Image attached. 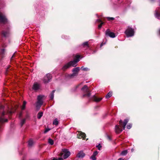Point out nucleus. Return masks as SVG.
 I'll use <instances>...</instances> for the list:
<instances>
[{"instance_id": "1", "label": "nucleus", "mask_w": 160, "mask_h": 160, "mask_svg": "<svg viewBox=\"0 0 160 160\" xmlns=\"http://www.w3.org/2000/svg\"><path fill=\"white\" fill-rule=\"evenodd\" d=\"M79 55H77L75 57V59L73 61L70 62H69L65 65L63 68V69L65 70L71 66L75 67L77 65V63L79 61Z\"/></svg>"}, {"instance_id": "2", "label": "nucleus", "mask_w": 160, "mask_h": 160, "mask_svg": "<svg viewBox=\"0 0 160 160\" xmlns=\"http://www.w3.org/2000/svg\"><path fill=\"white\" fill-rule=\"evenodd\" d=\"M44 95H38L37 97V101L35 103V107L37 109H39L43 103V98Z\"/></svg>"}, {"instance_id": "3", "label": "nucleus", "mask_w": 160, "mask_h": 160, "mask_svg": "<svg viewBox=\"0 0 160 160\" xmlns=\"http://www.w3.org/2000/svg\"><path fill=\"white\" fill-rule=\"evenodd\" d=\"M70 152L67 149H62V152L60 153L59 155L63 157L64 159H65L68 158L70 155Z\"/></svg>"}, {"instance_id": "4", "label": "nucleus", "mask_w": 160, "mask_h": 160, "mask_svg": "<svg viewBox=\"0 0 160 160\" xmlns=\"http://www.w3.org/2000/svg\"><path fill=\"white\" fill-rule=\"evenodd\" d=\"M125 33L128 37H132L134 33V29L130 27H128L125 31Z\"/></svg>"}, {"instance_id": "5", "label": "nucleus", "mask_w": 160, "mask_h": 160, "mask_svg": "<svg viewBox=\"0 0 160 160\" xmlns=\"http://www.w3.org/2000/svg\"><path fill=\"white\" fill-rule=\"evenodd\" d=\"M82 90L84 94L83 95V97L88 96L89 97L91 95L90 92L88 88L86 85H85L82 88Z\"/></svg>"}, {"instance_id": "6", "label": "nucleus", "mask_w": 160, "mask_h": 160, "mask_svg": "<svg viewBox=\"0 0 160 160\" xmlns=\"http://www.w3.org/2000/svg\"><path fill=\"white\" fill-rule=\"evenodd\" d=\"M52 78L51 75L49 73L47 74L43 79V82L44 83L48 82Z\"/></svg>"}, {"instance_id": "7", "label": "nucleus", "mask_w": 160, "mask_h": 160, "mask_svg": "<svg viewBox=\"0 0 160 160\" xmlns=\"http://www.w3.org/2000/svg\"><path fill=\"white\" fill-rule=\"evenodd\" d=\"M105 34L106 36H108L111 38H114L115 37V33L113 32H111L109 29L107 30Z\"/></svg>"}, {"instance_id": "8", "label": "nucleus", "mask_w": 160, "mask_h": 160, "mask_svg": "<svg viewBox=\"0 0 160 160\" xmlns=\"http://www.w3.org/2000/svg\"><path fill=\"white\" fill-rule=\"evenodd\" d=\"M128 121V119H126L124 120L123 122L122 123V120H121L119 122V124L121 126H122L123 128V129H124L125 128V126Z\"/></svg>"}, {"instance_id": "9", "label": "nucleus", "mask_w": 160, "mask_h": 160, "mask_svg": "<svg viewBox=\"0 0 160 160\" xmlns=\"http://www.w3.org/2000/svg\"><path fill=\"white\" fill-rule=\"evenodd\" d=\"M79 70V67H76L74 68L72 71L73 72V73L69 75L70 78H72L75 76Z\"/></svg>"}, {"instance_id": "10", "label": "nucleus", "mask_w": 160, "mask_h": 160, "mask_svg": "<svg viewBox=\"0 0 160 160\" xmlns=\"http://www.w3.org/2000/svg\"><path fill=\"white\" fill-rule=\"evenodd\" d=\"M7 22V19L5 16L0 12V23H5Z\"/></svg>"}, {"instance_id": "11", "label": "nucleus", "mask_w": 160, "mask_h": 160, "mask_svg": "<svg viewBox=\"0 0 160 160\" xmlns=\"http://www.w3.org/2000/svg\"><path fill=\"white\" fill-rule=\"evenodd\" d=\"M40 86L39 84L37 82L34 83L32 87V89L34 91H37L40 89Z\"/></svg>"}, {"instance_id": "12", "label": "nucleus", "mask_w": 160, "mask_h": 160, "mask_svg": "<svg viewBox=\"0 0 160 160\" xmlns=\"http://www.w3.org/2000/svg\"><path fill=\"white\" fill-rule=\"evenodd\" d=\"M6 111H4L2 113V117L0 118V123H3L4 122H7L8 121V119H4L3 118V116L6 113Z\"/></svg>"}, {"instance_id": "13", "label": "nucleus", "mask_w": 160, "mask_h": 160, "mask_svg": "<svg viewBox=\"0 0 160 160\" xmlns=\"http://www.w3.org/2000/svg\"><path fill=\"white\" fill-rule=\"evenodd\" d=\"M122 129L121 128H120L119 126L118 125H116L115 131L116 133H119L122 132Z\"/></svg>"}, {"instance_id": "14", "label": "nucleus", "mask_w": 160, "mask_h": 160, "mask_svg": "<svg viewBox=\"0 0 160 160\" xmlns=\"http://www.w3.org/2000/svg\"><path fill=\"white\" fill-rule=\"evenodd\" d=\"M86 135L84 133L82 132H79L78 135V138H83L85 139V138Z\"/></svg>"}, {"instance_id": "15", "label": "nucleus", "mask_w": 160, "mask_h": 160, "mask_svg": "<svg viewBox=\"0 0 160 160\" xmlns=\"http://www.w3.org/2000/svg\"><path fill=\"white\" fill-rule=\"evenodd\" d=\"M85 155V154L82 151H80L77 155V157L79 158H82Z\"/></svg>"}, {"instance_id": "16", "label": "nucleus", "mask_w": 160, "mask_h": 160, "mask_svg": "<svg viewBox=\"0 0 160 160\" xmlns=\"http://www.w3.org/2000/svg\"><path fill=\"white\" fill-rule=\"evenodd\" d=\"M159 8H157L155 11V16L156 17V18H158V19H159V17H160V15L159 14Z\"/></svg>"}, {"instance_id": "17", "label": "nucleus", "mask_w": 160, "mask_h": 160, "mask_svg": "<svg viewBox=\"0 0 160 160\" xmlns=\"http://www.w3.org/2000/svg\"><path fill=\"white\" fill-rule=\"evenodd\" d=\"M102 99V98H98L96 96H93V99L94 101L96 102H98L100 101Z\"/></svg>"}, {"instance_id": "18", "label": "nucleus", "mask_w": 160, "mask_h": 160, "mask_svg": "<svg viewBox=\"0 0 160 160\" xmlns=\"http://www.w3.org/2000/svg\"><path fill=\"white\" fill-rule=\"evenodd\" d=\"M59 123L58 121L57 118L55 119L53 122V124L55 126H57Z\"/></svg>"}, {"instance_id": "19", "label": "nucleus", "mask_w": 160, "mask_h": 160, "mask_svg": "<svg viewBox=\"0 0 160 160\" xmlns=\"http://www.w3.org/2000/svg\"><path fill=\"white\" fill-rule=\"evenodd\" d=\"M55 91V90H53L50 94V98L51 100H52L53 99L54 96V93Z\"/></svg>"}, {"instance_id": "20", "label": "nucleus", "mask_w": 160, "mask_h": 160, "mask_svg": "<svg viewBox=\"0 0 160 160\" xmlns=\"http://www.w3.org/2000/svg\"><path fill=\"white\" fill-rule=\"evenodd\" d=\"M43 115V112H39L38 114L37 117L38 119H40Z\"/></svg>"}, {"instance_id": "21", "label": "nucleus", "mask_w": 160, "mask_h": 160, "mask_svg": "<svg viewBox=\"0 0 160 160\" xmlns=\"http://www.w3.org/2000/svg\"><path fill=\"white\" fill-rule=\"evenodd\" d=\"M48 142L51 145H52L53 144L54 142L52 139L49 138L48 139Z\"/></svg>"}, {"instance_id": "22", "label": "nucleus", "mask_w": 160, "mask_h": 160, "mask_svg": "<svg viewBox=\"0 0 160 160\" xmlns=\"http://www.w3.org/2000/svg\"><path fill=\"white\" fill-rule=\"evenodd\" d=\"M112 92H109L106 96V98H109L110 97L112 96Z\"/></svg>"}, {"instance_id": "23", "label": "nucleus", "mask_w": 160, "mask_h": 160, "mask_svg": "<svg viewBox=\"0 0 160 160\" xmlns=\"http://www.w3.org/2000/svg\"><path fill=\"white\" fill-rule=\"evenodd\" d=\"M26 104V102L25 101H24L23 103V104L21 107L22 110L24 109L25 108Z\"/></svg>"}, {"instance_id": "24", "label": "nucleus", "mask_w": 160, "mask_h": 160, "mask_svg": "<svg viewBox=\"0 0 160 160\" xmlns=\"http://www.w3.org/2000/svg\"><path fill=\"white\" fill-rule=\"evenodd\" d=\"M33 144V142L32 140H30L28 142V145L29 146L31 147Z\"/></svg>"}, {"instance_id": "25", "label": "nucleus", "mask_w": 160, "mask_h": 160, "mask_svg": "<svg viewBox=\"0 0 160 160\" xmlns=\"http://www.w3.org/2000/svg\"><path fill=\"white\" fill-rule=\"evenodd\" d=\"M127 152H128L127 150H124L122 152L121 154L122 155H125L127 153Z\"/></svg>"}, {"instance_id": "26", "label": "nucleus", "mask_w": 160, "mask_h": 160, "mask_svg": "<svg viewBox=\"0 0 160 160\" xmlns=\"http://www.w3.org/2000/svg\"><path fill=\"white\" fill-rule=\"evenodd\" d=\"M2 34L4 37H6L8 36V33L7 32L3 31L2 32Z\"/></svg>"}, {"instance_id": "27", "label": "nucleus", "mask_w": 160, "mask_h": 160, "mask_svg": "<svg viewBox=\"0 0 160 160\" xmlns=\"http://www.w3.org/2000/svg\"><path fill=\"white\" fill-rule=\"evenodd\" d=\"M81 69L83 71H87L89 70V69L87 68H84L83 67H82L81 68Z\"/></svg>"}, {"instance_id": "28", "label": "nucleus", "mask_w": 160, "mask_h": 160, "mask_svg": "<svg viewBox=\"0 0 160 160\" xmlns=\"http://www.w3.org/2000/svg\"><path fill=\"white\" fill-rule=\"evenodd\" d=\"M25 119H23L21 121V126H22L23 125L24 123L25 122Z\"/></svg>"}, {"instance_id": "29", "label": "nucleus", "mask_w": 160, "mask_h": 160, "mask_svg": "<svg viewBox=\"0 0 160 160\" xmlns=\"http://www.w3.org/2000/svg\"><path fill=\"white\" fill-rule=\"evenodd\" d=\"M132 126V124H129L127 126V127L128 129H130L131 128Z\"/></svg>"}, {"instance_id": "30", "label": "nucleus", "mask_w": 160, "mask_h": 160, "mask_svg": "<svg viewBox=\"0 0 160 160\" xmlns=\"http://www.w3.org/2000/svg\"><path fill=\"white\" fill-rule=\"evenodd\" d=\"M50 130V129L49 128H46L45 129V131H44V133H46L47 132H48Z\"/></svg>"}, {"instance_id": "31", "label": "nucleus", "mask_w": 160, "mask_h": 160, "mask_svg": "<svg viewBox=\"0 0 160 160\" xmlns=\"http://www.w3.org/2000/svg\"><path fill=\"white\" fill-rule=\"evenodd\" d=\"M96 156L93 155H92V156H91V158L92 160H96Z\"/></svg>"}, {"instance_id": "32", "label": "nucleus", "mask_w": 160, "mask_h": 160, "mask_svg": "<svg viewBox=\"0 0 160 160\" xmlns=\"http://www.w3.org/2000/svg\"><path fill=\"white\" fill-rule=\"evenodd\" d=\"M83 46H86L88 47V42H86L83 43Z\"/></svg>"}, {"instance_id": "33", "label": "nucleus", "mask_w": 160, "mask_h": 160, "mask_svg": "<svg viewBox=\"0 0 160 160\" xmlns=\"http://www.w3.org/2000/svg\"><path fill=\"white\" fill-rule=\"evenodd\" d=\"M103 24V22H101V23L98 26V28H100L102 26V25Z\"/></svg>"}, {"instance_id": "34", "label": "nucleus", "mask_w": 160, "mask_h": 160, "mask_svg": "<svg viewBox=\"0 0 160 160\" xmlns=\"http://www.w3.org/2000/svg\"><path fill=\"white\" fill-rule=\"evenodd\" d=\"M97 147L98 148V150H100V148H101V146L100 144H99L97 146Z\"/></svg>"}, {"instance_id": "35", "label": "nucleus", "mask_w": 160, "mask_h": 160, "mask_svg": "<svg viewBox=\"0 0 160 160\" xmlns=\"http://www.w3.org/2000/svg\"><path fill=\"white\" fill-rule=\"evenodd\" d=\"M98 154V152L97 151H95L94 152L93 155L95 156H96Z\"/></svg>"}, {"instance_id": "36", "label": "nucleus", "mask_w": 160, "mask_h": 160, "mask_svg": "<svg viewBox=\"0 0 160 160\" xmlns=\"http://www.w3.org/2000/svg\"><path fill=\"white\" fill-rule=\"evenodd\" d=\"M4 109V107L2 105L0 106V110L2 109Z\"/></svg>"}, {"instance_id": "37", "label": "nucleus", "mask_w": 160, "mask_h": 160, "mask_svg": "<svg viewBox=\"0 0 160 160\" xmlns=\"http://www.w3.org/2000/svg\"><path fill=\"white\" fill-rule=\"evenodd\" d=\"M114 19L113 18H108V19L109 20H113Z\"/></svg>"}, {"instance_id": "38", "label": "nucleus", "mask_w": 160, "mask_h": 160, "mask_svg": "<svg viewBox=\"0 0 160 160\" xmlns=\"http://www.w3.org/2000/svg\"><path fill=\"white\" fill-rule=\"evenodd\" d=\"M97 21L99 22H102L101 20L100 19H98L97 20Z\"/></svg>"}, {"instance_id": "39", "label": "nucleus", "mask_w": 160, "mask_h": 160, "mask_svg": "<svg viewBox=\"0 0 160 160\" xmlns=\"http://www.w3.org/2000/svg\"><path fill=\"white\" fill-rule=\"evenodd\" d=\"M58 160H63L62 158H58Z\"/></svg>"}, {"instance_id": "40", "label": "nucleus", "mask_w": 160, "mask_h": 160, "mask_svg": "<svg viewBox=\"0 0 160 160\" xmlns=\"http://www.w3.org/2000/svg\"><path fill=\"white\" fill-rule=\"evenodd\" d=\"M118 160H124L122 158H120L118 159Z\"/></svg>"}, {"instance_id": "41", "label": "nucleus", "mask_w": 160, "mask_h": 160, "mask_svg": "<svg viewBox=\"0 0 160 160\" xmlns=\"http://www.w3.org/2000/svg\"><path fill=\"white\" fill-rule=\"evenodd\" d=\"M21 115H22V112H21L19 115V117H20L21 116Z\"/></svg>"}, {"instance_id": "42", "label": "nucleus", "mask_w": 160, "mask_h": 160, "mask_svg": "<svg viewBox=\"0 0 160 160\" xmlns=\"http://www.w3.org/2000/svg\"><path fill=\"white\" fill-rule=\"evenodd\" d=\"M52 160H58L57 159H56V158H53Z\"/></svg>"}, {"instance_id": "43", "label": "nucleus", "mask_w": 160, "mask_h": 160, "mask_svg": "<svg viewBox=\"0 0 160 160\" xmlns=\"http://www.w3.org/2000/svg\"><path fill=\"white\" fill-rule=\"evenodd\" d=\"M13 56H14V54H13V55H12V57H13Z\"/></svg>"}, {"instance_id": "44", "label": "nucleus", "mask_w": 160, "mask_h": 160, "mask_svg": "<svg viewBox=\"0 0 160 160\" xmlns=\"http://www.w3.org/2000/svg\"><path fill=\"white\" fill-rule=\"evenodd\" d=\"M102 46V44H101V46Z\"/></svg>"}, {"instance_id": "45", "label": "nucleus", "mask_w": 160, "mask_h": 160, "mask_svg": "<svg viewBox=\"0 0 160 160\" xmlns=\"http://www.w3.org/2000/svg\"><path fill=\"white\" fill-rule=\"evenodd\" d=\"M151 1H153V0H151Z\"/></svg>"}]
</instances>
